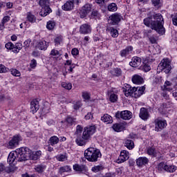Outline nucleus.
<instances>
[{"mask_svg": "<svg viewBox=\"0 0 177 177\" xmlns=\"http://www.w3.org/2000/svg\"><path fill=\"white\" fill-rule=\"evenodd\" d=\"M176 171V166L168 165L166 166V172L174 173Z\"/></svg>", "mask_w": 177, "mask_h": 177, "instance_id": "obj_39", "label": "nucleus"}, {"mask_svg": "<svg viewBox=\"0 0 177 177\" xmlns=\"http://www.w3.org/2000/svg\"><path fill=\"white\" fill-rule=\"evenodd\" d=\"M132 82L137 85H140V84H143V77L139 75H134L132 77Z\"/></svg>", "mask_w": 177, "mask_h": 177, "instance_id": "obj_25", "label": "nucleus"}, {"mask_svg": "<svg viewBox=\"0 0 177 177\" xmlns=\"http://www.w3.org/2000/svg\"><path fill=\"white\" fill-rule=\"evenodd\" d=\"M114 73H115V75H116L117 77H118L119 75H121L122 74V72H121V69L117 68H115L113 70Z\"/></svg>", "mask_w": 177, "mask_h": 177, "instance_id": "obj_57", "label": "nucleus"}, {"mask_svg": "<svg viewBox=\"0 0 177 177\" xmlns=\"http://www.w3.org/2000/svg\"><path fill=\"white\" fill-rule=\"evenodd\" d=\"M46 123L48 125H49V127H52L53 125H55V121L52 119L47 120Z\"/></svg>", "mask_w": 177, "mask_h": 177, "instance_id": "obj_63", "label": "nucleus"}, {"mask_svg": "<svg viewBox=\"0 0 177 177\" xmlns=\"http://www.w3.org/2000/svg\"><path fill=\"white\" fill-rule=\"evenodd\" d=\"M142 63V59L139 57H133L131 62L129 63L131 67H139Z\"/></svg>", "mask_w": 177, "mask_h": 177, "instance_id": "obj_18", "label": "nucleus"}, {"mask_svg": "<svg viewBox=\"0 0 177 177\" xmlns=\"http://www.w3.org/2000/svg\"><path fill=\"white\" fill-rule=\"evenodd\" d=\"M158 68L162 71H164L166 74H168L171 68V62L168 59H163L158 66Z\"/></svg>", "mask_w": 177, "mask_h": 177, "instance_id": "obj_6", "label": "nucleus"}, {"mask_svg": "<svg viewBox=\"0 0 177 177\" xmlns=\"http://www.w3.org/2000/svg\"><path fill=\"white\" fill-rule=\"evenodd\" d=\"M135 91V87L131 86L129 84H127L124 88H123V92L127 96V97H133V92Z\"/></svg>", "mask_w": 177, "mask_h": 177, "instance_id": "obj_11", "label": "nucleus"}, {"mask_svg": "<svg viewBox=\"0 0 177 177\" xmlns=\"http://www.w3.org/2000/svg\"><path fill=\"white\" fill-rule=\"evenodd\" d=\"M153 20L151 17L145 18L144 19V24L147 27L151 28V30H155V31L160 34V35H164L165 34V28H164V18L161 14H156L153 16Z\"/></svg>", "mask_w": 177, "mask_h": 177, "instance_id": "obj_1", "label": "nucleus"}, {"mask_svg": "<svg viewBox=\"0 0 177 177\" xmlns=\"http://www.w3.org/2000/svg\"><path fill=\"white\" fill-rule=\"evenodd\" d=\"M85 120H92V118H93V115L92 114V113H88L85 117H84Z\"/></svg>", "mask_w": 177, "mask_h": 177, "instance_id": "obj_59", "label": "nucleus"}, {"mask_svg": "<svg viewBox=\"0 0 177 177\" xmlns=\"http://www.w3.org/2000/svg\"><path fill=\"white\" fill-rule=\"evenodd\" d=\"M82 97L84 98L85 100H89V99H91V96L89 95V93L83 92L82 93Z\"/></svg>", "mask_w": 177, "mask_h": 177, "instance_id": "obj_56", "label": "nucleus"}, {"mask_svg": "<svg viewBox=\"0 0 177 177\" xmlns=\"http://www.w3.org/2000/svg\"><path fill=\"white\" fill-rule=\"evenodd\" d=\"M31 68H35L37 67V61L35 59H32L30 62Z\"/></svg>", "mask_w": 177, "mask_h": 177, "instance_id": "obj_62", "label": "nucleus"}, {"mask_svg": "<svg viewBox=\"0 0 177 177\" xmlns=\"http://www.w3.org/2000/svg\"><path fill=\"white\" fill-rule=\"evenodd\" d=\"M112 128L115 131V132H121V131L124 129V125L119 123H116L113 125Z\"/></svg>", "mask_w": 177, "mask_h": 177, "instance_id": "obj_33", "label": "nucleus"}, {"mask_svg": "<svg viewBox=\"0 0 177 177\" xmlns=\"http://www.w3.org/2000/svg\"><path fill=\"white\" fill-rule=\"evenodd\" d=\"M101 121L103 122H106L107 124H111L113 123V117L109 114H104L101 117Z\"/></svg>", "mask_w": 177, "mask_h": 177, "instance_id": "obj_27", "label": "nucleus"}, {"mask_svg": "<svg viewBox=\"0 0 177 177\" xmlns=\"http://www.w3.org/2000/svg\"><path fill=\"white\" fill-rule=\"evenodd\" d=\"M82 106V104L81 103V102L78 101L77 102H75L73 104V109L74 110H78L79 109H80V107Z\"/></svg>", "mask_w": 177, "mask_h": 177, "instance_id": "obj_53", "label": "nucleus"}, {"mask_svg": "<svg viewBox=\"0 0 177 177\" xmlns=\"http://www.w3.org/2000/svg\"><path fill=\"white\" fill-rule=\"evenodd\" d=\"M6 49H8L9 50H12L13 48H15V44L12 42H8L6 44Z\"/></svg>", "mask_w": 177, "mask_h": 177, "instance_id": "obj_55", "label": "nucleus"}, {"mask_svg": "<svg viewBox=\"0 0 177 177\" xmlns=\"http://www.w3.org/2000/svg\"><path fill=\"white\" fill-rule=\"evenodd\" d=\"M91 17H93V19H100V17H102V15H100V13H99V12H97V10H94L91 12Z\"/></svg>", "mask_w": 177, "mask_h": 177, "instance_id": "obj_45", "label": "nucleus"}, {"mask_svg": "<svg viewBox=\"0 0 177 177\" xmlns=\"http://www.w3.org/2000/svg\"><path fill=\"white\" fill-rule=\"evenodd\" d=\"M84 157L91 162H96L97 159L102 157V153L96 148L90 147L84 151Z\"/></svg>", "mask_w": 177, "mask_h": 177, "instance_id": "obj_3", "label": "nucleus"}, {"mask_svg": "<svg viewBox=\"0 0 177 177\" xmlns=\"http://www.w3.org/2000/svg\"><path fill=\"white\" fill-rule=\"evenodd\" d=\"M82 131H84V128L81 125H77L76 127V131L75 133V135L76 136L75 143H77V142H79V140H80L81 133H82Z\"/></svg>", "mask_w": 177, "mask_h": 177, "instance_id": "obj_20", "label": "nucleus"}, {"mask_svg": "<svg viewBox=\"0 0 177 177\" xmlns=\"http://www.w3.org/2000/svg\"><path fill=\"white\" fill-rule=\"evenodd\" d=\"M92 10V5L89 3L85 4L81 9L80 12V17L82 19H84V17H86L88 16V14L91 13V11Z\"/></svg>", "mask_w": 177, "mask_h": 177, "instance_id": "obj_9", "label": "nucleus"}, {"mask_svg": "<svg viewBox=\"0 0 177 177\" xmlns=\"http://www.w3.org/2000/svg\"><path fill=\"white\" fill-rule=\"evenodd\" d=\"M19 142H20V136H14L8 142L9 149H15L16 146L19 145Z\"/></svg>", "mask_w": 177, "mask_h": 177, "instance_id": "obj_12", "label": "nucleus"}, {"mask_svg": "<svg viewBox=\"0 0 177 177\" xmlns=\"http://www.w3.org/2000/svg\"><path fill=\"white\" fill-rule=\"evenodd\" d=\"M73 9H74V2H73V1L71 0L67 1L62 6V10H66V12L68 10H73Z\"/></svg>", "mask_w": 177, "mask_h": 177, "instance_id": "obj_17", "label": "nucleus"}, {"mask_svg": "<svg viewBox=\"0 0 177 177\" xmlns=\"http://www.w3.org/2000/svg\"><path fill=\"white\" fill-rule=\"evenodd\" d=\"M149 163V159L146 157L138 158L136 160V164L138 167H142V165H146Z\"/></svg>", "mask_w": 177, "mask_h": 177, "instance_id": "obj_22", "label": "nucleus"}, {"mask_svg": "<svg viewBox=\"0 0 177 177\" xmlns=\"http://www.w3.org/2000/svg\"><path fill=\"white\" fill-rule=\"evenodd\" d=\"M57 160H58V161H62V162L66 161V160H67V157L64 154H59L57 156Z\"/></svg>", "mask_w": 177, "mask_h": 177, "instance_id": "obj_51", "label": "nucleus"}, {"mask_svg": "<svg viewBox=\"0 0 177 177\" xmlns=\"http://www.w3.org/2000/svg\"><path fill=\"white\" fill-rule=\"evenodd\" d=\"M12 75H13L14 77H20V75H21V73L15 68H12L10 71Z\"/></svg>", "mask_w": 177, "mask_h": 177, "instance_id": "obj_49", "label": "nucleus"}, {"mask_svg": "<svg viewBox=\"0 0 177 177\" xmlns=\"http://www.w3.org/2000/svg\"><path fill=\"white\" fill-rule=\"evenodd\" d=\"M37 48L40 50H46V49H48V45H46V41H39L37 45Z\"/></svg>", "mask_w": 177, "mask_h": 177, "instance_id": "obj_28", "label": "nucleus"}, {"mask_svg": "<svg viewBox=\"0 0 177 177\" xmlns=\"http://www.w3.org/2000/svg\"><path fill=\"white\" fill-rule=\"evenodd\" d=\"M68 171H70L69 166L62 167L59 169V172H61V174H63L64 172H68Z\"/></svg>", "mask_w": 177, "mask_h": 177, "instance_id": "obj_52", "label": "nucleus"}, {"mask_svg": "<svg viewBox=\"0 0 177 177\" xmlns=\"http://www.w3.org/2000/svg\"><path fill=\"white\" fill-rule=\"evenodd\" d=\"M117 99H118V97L117 96V95L114 93L111 94L109 97L110 102H111L112 103H115V102H117Z\"/></svg>", "mask_w": 177, "mask_h": 177, "instance_id": "obj_50", "label": "nucleus"}, {"mask_svg": "<svg viewBox=\"0 0 177 177\" xmlns=\"http://www.w3.org/2000/svg\"><path fill=\"white\" fill-rule=\"evenodd\" d=\"M139 116L142 120H147V118H149V111L146 108H141Z\"/></svg>", "mask_w": 177, "mask_h": 177, "instance_id": "obj_24", "label": "nucleus"}, {"mask_svg": "<svg viewBox=\"0 0 177 177\" xmlns=\"http://www.w3.org/2000/svg\"><path fill=\"white\" fill-rule=\"evenodd\" d=\"M56 24L53 21H49L47 22L46 28L48 30H53Z\"/></svg>", "mask_w": 177, "mask_h": 177, "instance_id": "obj_41", "label": "nucleus"}, {"mask_svg": "<svg viewBox=\"0 0 177 177\" xmlns=\"http://www.w3.org/2000/svg\"><path fill=\"white\" fill-rule=\"evenodd\" d=\"M117 9H118V8L117 7V4H115V3H111L108 6V10H109V12H115L117 11Z\"/></svg>", "mask_w": 177, "mask_h": 177, "instance_id": "obj_38", "label": "nucleus"}, {"mask_svg": "<svg viewBox=\"0 0 177 177\" xmlns=\"http://www.w3.org/2000/svg\"><path fill=\"white\" fill-rule=\"evenodd\" d=\"M9 20H10V17H3V19L1 20V24H0V30H3V28H5V24H6Z\"/></svg>", "mask_w": 177, "mask_h": 177, "instance_id": "obj_34", "label": "nucleus"}, {"mask_svg": "<svg viewBox=\"0 0 177 177\" xmlns=\"http://www.w3.org/2000/svg\"><path fill=\"white\" fill-rule=\"evenodd\" d=\"M95 132H96V127L95 126L84 127L82 135L80 136V140L76 142L77 146H85L91 140V137Z\"/></svg>", "mask_w": 177, "mask_h": 177, "instance_id": "obj_2", "label": "nucleus"}, {"mask_svg": "<svg viewBox=\"0 0 177 177\" xmlns=\"http://www.w3.org/2000/svg\"><path fill=\"white\" fill-rule=\"evenodd\" d=\"M121 20H122V15L115 12L109 17L107 26H117Z\"/></svg>", "mask_w": 177, "mask_h": 177, "instance_id": "obj_5", "label": "nucleus"}, {"mask_svg": "<svg viewBox=\"0 0 177 177\" xmlns=\"http://www.w3.org/2000/svg\"><path fill=\"white\" fill-rule=\"evenodd\" d=\"M124 146L129 150H132L135 147V143L131 140H124Z\"/></svg>", "mask_w": 177, "mask_h": 177, "instance_id": "obj_31", "label": "nucleus"}, {"mask_svg": "<svg viewBox=\"0 0 177 177\" xmlns=\"http://www.w3.org/2000/svg\"><path fill=\"white\" fill-rule=\"evenodd\" d=\"M147 153L149 156H153V157H157V152L156 149L153 147H149L147 149Z\"/></svg>", "mask_w": 177, "mask_h": 177, "instance_id": "obj_35", "label": "nucleus"}, {"mask_svg": "<svg viewBox=\"0 0 177 177\" xmlns=\"http://www.w3.org/2000/svg\"><path fill=\"white\" fill-rule=\"evenodd\" d=\"M106 31H110L111 35L113 38H117V37H118V30L111 27L110 25L106 26Z\"/></svg>", "mask_w": 177, "mask_h": 177, "instance_id": "obj_21", "label": "nucleus"}, {"mask_svg": "<svg viewBox=\"0 0 177 177\" xmlns=\"http://www.w3.org/2000/svg\"><path fill=\"white\" fill-rule=\"evenodd\" d=\"M71 53L73 56H77L80 53V51L77 48H73Z\"/></svg>", "mask_w": 177, "mask_h": 177, "instance_id": "obj_61", "label": "nucleus"}, {"mask_svg": "<svg viewBox=\"0 0 177 177\" xmlns=\"http://www.w3.org/2000/svg\"><path fill=\"white\" fill-rule=\"evenodd\" d=\"M146 90V87L141 86L138 89V88H134V92L133 93V97H135L136 99H138V97H140L142 95L145 93V91Z\"/></svg>", "mask_w": 177, "mask_h": 177, "instance_id": "obj_14", "label": "nucleus"}, {"mask_svg": "<svg viewBox=\"0 0 177 177\" xmlns=\"http://www.w3.org/2000/svg\"><path fill=\"white\" fill-rule=\"evenodd\" d=\"M30 42H31V40H26L24 42V48H25V49H26L27 48H29Z\"/></svg>", "mask_w": 177, "mask_h": 177, "instance_id": "obj_58", "label": "nucleus"}, {"mask_svg": "<svg viewBox=\"0 0 177 177\" xmlns=\"http://www.w3.org/2000/svg\"><path fill=\"white\" fill-rule=\"evenodd\" d=\"M171 85V83L167 81L165 82V84L162 86V89L163 91H171V88H169Z\"/></svg>", "mask_w": 177, "mask_h": 177, "instance_id": "obj_44", "label": "nucleus"}, {"mask_svg": "<svg viewBox=\"0 0 177 177\" xmlns=\"http://www.w3.org/2000/svg\"><path fill=\"white\" fill-rule=\"evenodd\" d=\"M16 151L15 152H10L8 155L7 161L10 165H15L16 162H15L16 160Z\"/></svg>", "mask_w": 177, "mask_h": 177, "instance_id": "obj_19", "label": "nucleus"}, {"mask_svg": "<svg viewBox=\"0 0 177 177\" xmlns=\"http://www.w3.org/2000/svg\"><path fill=\"white\" fill-rule=\"evenodd\" d=\"M103 169H104V167L102 165L94 166L91 168V171H93V172H99L100 171H103Z\"/></svg>", "mask_w": 177, "mask_h": 177, "instance_id": "obj_42", "label": "nucleus"}, {"mask_svg": "<svg viewBox=\"0 0 177 177\" xmlns=\"http://www.w3.org/2000/svg\"><path fill=\"white\" fill-rule=\"evenodd\" d=\"M59 142V138L57 136H51L48 140L49 144L50 146H55V145H57Z\"/></svg>", "mask_w": 177, "mask_h": 177, "instance_id": "obj_30", "label": "nucleus"}, {"mask_svg": "<svg viewBox=\"0 0 177 177\" xmlns=\"http://www.w3.org/2000/svg\"><path fill=\"white\" fill-rule=\"evenodd\" d=\"M155 131L156 132H161L165 127H167V120H161L160 119H156L155 121Z\"/></svg>", "mask_w": 177, "mask_h": 177, "instance_id": "obj_8", "label": "nucleus"}, {"mask_svg": "<svg viewBox=\"0 0 177 177\" xmlns=\"http://www.w3.org/2000/svg\"><path fill=\"white\" fill-rule=\"evenodd\" d=\"M17 161H27L30 154H31V150L28 147H21L16 149V153Z\"/></svg>", "mask_w": 177, "mask_h": 177, "instance_id": "obj_4", "label": "nucleus"}, {"mask_svg": "<svg viewBox=\"0 0 177 177\" xmlns=\"http://www.w3.org/2000/svg\"><path fill=\"white\" fill-rule=\"evenodd\" d=\"M66 122L68 125V127H71L73 124H75V118L68 117L66 118Z\"/></svg>", "mask_w": 177, "mask_h": 177, "instance_id": "obj_47", "label": "nucleus"}, {"mask_svg": "<svg viewBox=\"0 0 177 177\" xmlns=\"http://www.w3.org/2000/svg\"><path fill=\"white\" fill-rule=\"evenodd\" d=\"M39 110V102L38 100L35 99L30 102V112L35 114Z\"/></svg>", "mask_w": 177, "mask_h": 177, "instance_id": "obj_13", "label": "nucleus"}, {"mask_svg": "<svg viewBox=\"0 0 177 177\" xmlns=\"http://www.w3.org/2000/svg\"><path fill=\"white\" fill-rule=\"evenodd\" d=\"M142 69L144 70V71H145V73H147L148 71H150V70H151V68L150 67V64H144Z\"/></svg>", "mask_w": 177, "mask_h": 177, "instance_id": "obj_54", "label": "nucleus"}, {"mask_svg": "<svg viewBox=\"0 0 177 177\" xmlns=\"http://www.w3.org/2000/svg\"><path fill=\"white\" fill-rule=\"evenodd\" d=\"M26 19L30 23H35V21H37V17L30 12H27Z\"/></svg>", "mask_w": 177, "mask_h": 177, "instance_id": "obj_29", "label": "nucleus"}, {"mask_svg": "<svg viewBox=\"0 0 177 177\" xmlns=\"http://www.w3.org/2000/svg\"><path fill=\"white\" fill-rule=\"evenodd\" d=\"M132 50H133V47L132 46H127L126 48L120 50V55L121 57H127L129 53H132Z\"/></svg>", "mask_w": 177, "mask_h": 177, "instance_id": "obj_16", "label": "nucleus"}, {"mask_svg": "<svg viewBox=\"0 0 177 177\" xmlns=\"http://www.w3.org/2000/svg\"><path fill=\"white\" fill-rule=\"evenodd\" d=\"M35 169L36 172H38V174H42V172H44V170L45 169V166L38 165L35 166Z\"/></svg>", "mask_w": 177, "mask_h": 177, "instance_id": "obj_40", "label": "nucleus"}, {"mask_svg": "<svg viewBox=\"0 0 177 177\" xmlns=\"http://www.w3.org/2000/svg\"><path fill=\"white\" fill-rule=\"evenodd\" d=\"M172 21L174 26H177V16H174L172 17Z\"/></svg>", "mask_w": 177, "mask_h": 177, "instance_id": "obj_64", "label": "nucleus"}, {"mask_svg": "<svg viewBox=\"0 0 177 177\" xmlns=\"http://www.w3.org/2000/svg\"><path fill=\"white\" fill-rule=\"evenodd\" d=\"M41 154H42V152L41 151H37L33 152L30 156V157L31 160L36 161V160H38V158H39V157H41Z\"/></svg>", "mask_w": 177, "mask_h": 177, "instance_id": "obj_32", "label": "nucleus"}, {"mask_svg": "<svg viewBox=\"0 0 177 177\" xmlns=\"http://www.w3.org/2000/svg\"><path fill=\"white\" fill-rule=\"evenodd\" d=\"M15 46L17 48V49L21 50V49H23V44L19 42V43H16Z\"/></svg>", "mask_w": 177, "mask_h": 177, "instance_id": "obj_60", "label": "nucleus"}, {"mask_svg": "<svg viewBox=\"0 0 177 177\" xmlns=\"http://www.w3.org/2000/svg\"><path fill=\"white\" fill-rule=\"evenodd\" d=\"M91 31L92 29H91V26L88 24H84L80 27V34H90Z\"/></svg>", "mask_w": 177, "mask_h": 177, "instance_id": "obj_15", "label": "nucleus"}, {"mask_svg": "<svg viewBox=\"0 0 177 177\" xmlns=\"http://www.w3.org/2000/svg\"><path fill=\"white\" fill-rule=\"evenodd\" d=\"M115 118L122 120H131L132 118V112L129 111H118L115 115Z\"/></svg>", "mask_w": 177, "mask_h": 177, "instance_id": "obj_7", "label": "nucleus"}, {"mask_svg": "<svg viewBox=\"0 0 177 177\" xmlns=\"http://www.w3.org/2000/svg\"><path fill=\"white\" fill-rule=\"evenodd\" d=\"M129 159V152L127 150H123L120 152V155L118 157L117 162L118 164H121L122 162H125L127 160Z\"/></svg>", "mask_w": 177, "mask_h": 177, "instance_id": "obj_10", "label": "nucleus"}, {"mask_svg": "<svg viewBox=\"0 0 177 177\" xmlns=\"http://www.w3.org/2000/svg\"><path fill=\"white\" fill-rule=\"evenodd\" d=\"M62 88H64L65 89H67L68 91H70L73 88V84H71V83L62 82Z\"/></svg>", "mask_w": 177, "mask_h": 177, "instance_id": "obj_46", "label": "nucleus"}, {"mask_svg": "<svg viewBox=\"0 0 177 177\" xmlns=\"http://www.w3.org/2000/svg\"><path fill=\"white\" fill-rule=\"evenodd\" d=\"M50 12H52V9H50V7H43L39 12V15L42 17H45Z\"/></svg>", "mask_w": 177, "mask_h": 177, "instance_id": "obj_23", "label": "nucleus"}, {"mask_svg": "<svg viewBox=\"0 0 177 177\" xmlns=\"http://www.w3.org/2000/svg\"><path fill=\"white\" fill-rule=\"evenodd\" d=\"M73 169L77 172H85V171H86V166L84 165H80L78 164H75L73 165Z\"/></svg>", "mask_w": 177, "mask_h": 177, "instance_id": "obj_26", "label": "nucleus"}, {"mask_svg": "<svg viewBox=\"0 0 177 177\" xmlns=\"http://www.w3.org/2000/svg\"><path fill=\"white\" fill-rule=\"evenodd\" d=\"M158 171H167V164L164 163V162H160L158 165Z\"/></svg>", "mask_w": 177, "mask_h": 177, "instance_id": "obj_43", "label": "nucleus"}, {"mask_svg": "<svg viewBox=\"0 0 177 177\" xmlns=\"http://www.w3.org/2000/svg\"><path fill=\"white\" fill-rule=\"evenodd\" d=\"M39 5L41 8H49V0H40Z\"/></svg>", "mask_w": 177, "mask_h": 177, "instance_id": "obj_36", "label": "nucleus"}, {"mask_svg": "<svg viewBox=\"0 0 177 177\" xmlns=\"http://www.w3.org/2000/svg\"><path fill=\"white\" fill-rule=\"evenodd\" d=\"M9 73V68H7L3 64H0V73Z\"/></svg>", "mask_w": 177, "mask_h": 177, "instance_id": "obj_48", "label": "nucleus"}, {"mask_svg": "<svg viewBox=\"0 0 177 177\" xmlns=\"http://www.w3.org/2000/svg\"><path fill=\"white\" fill-rule=\"evenodd\" d=\"M50 56H54L55 57H60V56H62V53L56 49H53L50 53Z\"/></svg>", "mask_w": 177, "mask_h": 177, "instance_id": "obj_37", "label": "nucleus"}]
</instances>
